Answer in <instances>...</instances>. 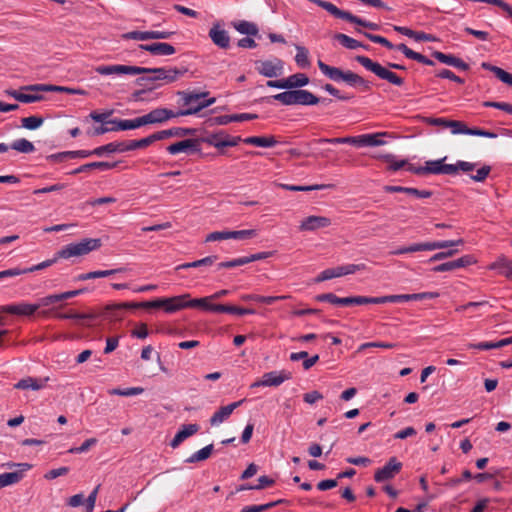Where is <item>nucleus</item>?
Segmentation results:
<instances>
[{"label":"nucleus","mask_w":512,"mask_h":512,"mask_svg":"<svg viewBox=\"0 0 512 512\" xmlns=\"http://www.w3.org/2000/svg\"><path fill=\"white\" fill-rule=\"evenodd\" d=\"M115 152H120L119 142H111L106 145L97 147L94 150H91L92 155H96L99 157L103 156L106 153L110 154Z\"/></svg>","instance_id":"nucleus-55"},{"label":"nucleus","mask_w":512,"mask_h":512,"mask_svg":"<svg viewBox=\"0 0 512 512\" xmlns=\"http://www.w3.org/2000/svg\"><path fill=\"white\" fill-rule=\"evenodd\" d=\"M109 123L113 125L112 129H114V131L131 130L145 125L143 116L135 119H113L110 120Z\"/></svg>","instance_id":"nucleus-29"},{"label":"nucleus","mask_w":512,"mask_h":512,"mask_svg":"<svg viewBox=\"0 0 512 512\" xmlns=\"http://www.w3.org/2000/svg\"><path fill=\"white\" fill-rule=\"evenodd\" d=\"M331 225V219L324 216H309L305 218L299 229L301 231H315L320 228H325Z\"/></svg>","instance_id":"nucleus-22"},{"label":"nucleus","mask_w":512,"mask_h":512,"mask_svg":"<svg viewBox=\"0 0 512 512\" xmlns=\"http://www.w3.org/2000/svg\"><path fill=\"white\" fill-rule=\"evenodd\" d=\"M386 133H373V134H363L359 136H346V137H337V138H320L315 140L317 143H329V144H350L357 147H365V146H380L385 144L383 140L380 139L381 136H384Z\"/></svg>","instance_id":"nucleus-4"},{"label":"nucleus","mask_w":512,"mask_h":512,"mask_svg":"<svg viewBox=\"0 0 512 512\" xmlns=\"http://www.w3.org/2000/svg\"><path fill=\"white\" fill-rule=\"evenodd\" d=\"M59 319H74V320H94L98 318L96 313H77V312H69V313H59L56 316Z\"/></svg>","instance_id":"nucleus-51"},{"label":"nucleus","mask_w":512,"mask_h":512,"mask_svg":"<svg viewBox=\"0 0 512 512\" xmlns=\"http://www.w3.org/2000/svg\"><path fill=\"white\" fill-rule=\"evenodd\" d=\"M144 392V388L142 387H129L125 389L121 388H113L108 391L110 395H118V396H135L140 395Z\"/></svg>","instance_id":"nucleus-54"},{"label":"nucleus","mask_w":512,"mask_h":512,"mask_svg":"<svg viewBox=\"0 0 512 512\" xmlns=\"http://www.w3.org/2000/svg\"><path fill=\"white\" fill-rule=\"evenodd\" d=\"M213 448H214L213 444H209V445L203 447L202 449L198 450L197 452H195L191 456H189L185 460V463L192 464V463H197V462L204 461V460L208 459L212 454Z\"/></svg>","instance_id":"nucleus-45"},{"label":"nucleus","mask_w":512,"mask_h":512,"mask_svg":"<svg viewBox=\"0 0 512 512\" xmlns=\"http://www.w3.org/2000/svg\"><path fill=\"white\" fill-rule=\"evenodd\" d=\"M229 236H230V239H236V240L251 239V238H254L257 236V231L254 229L229 231Z\"/></svg>","instance_id":"nucleus-59"},{"label":"nucleus","mask_w":512,"mask_h":512,"mask_svg":"<svg viewBox=\"0 0 512 512\" xmlns=\"http://www.w3.org/2000/svg\"><path fill=\"white\" fill-rule=\"evenodd\" d=\"M213 300L210 296L197 298V299H187V308H201L205 311H211L212 304L210 301Z\"/></svg>","instance_id":"nucleus-50"},{"label":"nucleus","mask_w":512,"mask_h":512,"mask_svg":"<svg viewBox=\"0 0 512 512\" xmlns=\"http://www.w3.org/2000/svg\"><path fill=\"white\" fill-rule=\"evenodd\" d=\"M415 300L414 294L386 295L380 297H370V304L399 303Z\"/></svg>","instance_id":"nucleus-33"},{"label":"nucleus","mask_w":512,"mask_h":512,"mask_svg":"<svg viewBox=\"0 0 512 512\" xmlns=\"http://www.w3.org/2000/svg\"><path fill=\"white\" fill-rule=\"evenodd\" d=\"M119 303H117L118 305ZM113 306L116 304L107 305L101 313H96L98 317H104L110 319L111 321L121 320L123 316V311L127 308H122L121 310L114 309Z\"/></svg>","instance_id":"nucleus-46"},{"label":"nucleus","mask_w":512,"mask_h":512,"mask_svg":"<svg viewBox=\"0 0 512 512\" xmlns=\"http://www.w3.org/2000/svg\"><path fill=\"white\" fill-rule=\"evenodd\" d=\"M190 298L189 294H182L170 298H164L163 309L167 313H174L181 309L187 308V299Z\"/></svg>","instance_id":"nucleus-25"},{"label":"nucleus","mask_w":512,"mask_h":512,"mask_svg":"<svg viewBox=\"0 0 512 512\" xmlns=\"http://www.w3.org/2000/svg\"><path fill=\"white\" fill-rule=\"evenodd\" d=\"M123 39H133L138 41H146L150 39V31H130L122 34Z\"/></svg>","instance_id":"nucleus-61"},{"label":"nucleus","mask_w":512,"mask_h":512,"mask_svg":"<svg viewBox=\"0 0 512 512\" xmlns=\"http://www.w3.org/2000/svg\"><path fill=\"white\" fill-rule=\"evenodd\" d=\"M48 379L49 378L39 379V378H33V377H26V378H23L20 381H18L14 385V387L17 389H22V390L31 389V390L37 391V390H40L43 387H45V384L48 381Z\"/></svg>","instance_id":"nucleus-35"},{"label":"nucleus","mask_w":512,"mask_h":512,"mask_svg":"<svg viewBox=\"0 0 512 512\" xmlns=\"http://www.w3.org/2000/svg\"><path fill=\"white\" fill-rule=\"evenodd\" d=\"M493 269H499L500 273L508 279H512V260L505 256L499 257L493 264Z\"/></svg>","instance_id":"nucleus-44"},{"label":"nucleus","mask_w":512,"mask_h":512,"mask_svg":"<svg viewBox=\"0 0 512 512\" xmlns=\"http://www.w3.org/2000/svg\"><path fill=\"white\" fill-rule=\"evenodd\" d=\"M10 148L24 154L32 153L35 150L33 143L24 138L15 140Z\"/></svg>","instance_id":"nucleus-49"},{"label":"nucleus","mask_w":512,"mask_h":512,"mask_svg":"<svg viewBox=\"0 0 512 512\" xmlns=\"http://www.w3.org/2000/svg\"><path fill=\"white\" fill-rule=\"evenodd\" d=\"M44 122L40 116H29L21 119L22 127L28 130H35L39 128Z\"/></svg>","instance_id":"nucleus-57"},{"label":"nucleus","mask_w":512,"mask_h":512,"mask_svg":"<svg viewBox=\"0 0 512 512\" xmlns=\"http://www.w3.org/2000/svg\"><path fill=\"white\" fill-rule=\"evenodd\" d=\"M215 102H216V98L215 97H211V98L206 99V100L203 99L202 102H199L195 106H191V107L186 108L184 110H180L179 114L186 115V116L187 115H194V114H197L198 112H200L202 109L211 106Z\"/></svg>","instance_id":"nucleus-48"},{"label":"nucleus","mask_w":512,"mask_h":512,"mask_svg":"<svg viewBox=\"0 0 512 512\" xmlns=\"http://www.w3.org/2000/svg\"><path fill=\"white\" fill-rule=\"evenodd\" d=\"M355 60L365 69L374 73L380 79L386 80L390 84L395 86H402L404 84V79L402 77L398 76L390 69L382 66L380 63L375 62L366 56L358 55L355 57Z\"/></svg>","instance_id":"nucleus-5"},{"label":"nucleus","mask_w":512,"mask_h":512,"mask_svg":"<svg viewBox=\"0 0 512 512\" xmlns=\"http://www.w3.org/2000/svg\"><path fill=\"white\" fill-rule=\"evenodd\" d=\"M397 50L402 52L409 59L415 60L419 63L428 65V66L434 65V62L432 60H430L429 58H427L426 56H424L418 52L413 51L412 49L407 47V45H405L404 43L398 44Z\"/></svg>","instance_id":"nucleus-37"},{"label":"nucleus","mask_w":512,"mask_h":512,"mask_svg":"<svg viewBox=\"0 0 512 512\" xmlns=\"http://www.w3.org/2000/svg\"><path fill=\"white\" fill-rule=\"evenodd\" d=\"M155 142V138H153V134L139 139V140H130L119 142L120 152L132 151L136 149H143L151 145Z\"/></svg>","instance_id":"nucleus-30"},{"label":"nucleus","mask_w":512,"mask_h":512,"mask_svg":"<svg viewBox=\"0 0 512 512\" xmlns=\"http://www.w3.org/2000/svg\"><path fill=\"white\" fill-rule=\"evenodd\" d=\"M211 41L220 49H228L230 47V36L228 32L222 28L219 22L214 23L208 33Z\"/></svg>","instance_id":"nucleus-16"},{"label":"nucleus","mask_w":512,"mask_h":512,"mask_svg":"<svg viewBox=\"0 0 512 512\" xmlns=\"http://www.w3.org/2000/svg\"><path fill=\"white\" fill-rule=\"evenodd\" d=\"M243 400L233 402L227 406H222L217 410L212 417L210 418V424L212 426H217L224 421H226L233 411L242 404Z\"/></svg>","instance_id":"nucleus-23"},{"label":"nucleus","mask_w":512,"mask_h":512,"mask_svg":"<svg viewBox=\"0 0 512 512\" xmlns=\"http://www.w3.org/2000/svg\"><path fill=\"white\" fill-rule=\"evenodd\" d=\"M24 91L26 90L21 87L20 91L6 90V93L22 103H33L43 99L40 94L25 93Z\"/></svg>","instance_id":"nucleus-38"},{"label":"nucleus","mask_w":512,"mask_h":512,"mask_svg":"<svg viewBox=\"0 0 512 512\" xmlns=\"http://www.w3.org/2000/svg\"><path fill=\"white\" fill-rule=\"evenodd\" d=\"M447 127L451 128L453 134H466L468 128L463 122L456 120H448Z\"/></svg>","instance_id":"nucleus-64"},{"label":"nucleus","mask_w":512,"mask_h":512,"mask_svg":"<svg viewBox=\"0 0 512 512\" xmlns=\"http://www.w3.org/2000/svg\"><path fill=\"white\" fill-rule=\"evenodd\" d=\"M56 262H57V258H52V259L45 260L37 265H33L28 268L21 269V268L17 267V268H13V269L2 270V278L13 277V276L26 274V273H31L34 271H39V270L45 269L47 267H50L51 265H53Z\"/></svg>","instance_id":"nucleus-19"},{"label":"nucleus","mask_w":512,"mask_h":512,"mask_svg":"<svg viewBox=\"0 0 512 512\" xmlns=\"http://www.w3.org/2000/svg\"><path fill=\"white\" fill-rule=\"evenodd\" d=\"M317 65L320 71L332 81H343L348 86L361 88L362 91H370L371 89V82L351 70L344 71L338 67L328 65L322 60H318Z\"/></svg>","instance_id":"nucleus-2"},{"label":"nucleus","mask_w":512,"mask_h":512,"mask_svg":"<svg viewBox=\"0 0 512 512\" xmlns=\"http://www.w3.org/2000/svg\"><path fill=\"white\" fill-rule=\"evenodd\" d=\"M334 38L345 48L347 49H351V50H354V49H357V48H364V49H368L369 46L368 45H365L361 42H359L358 40L346 35V34H343V33H337L335 34Z\"/></svg>","instance_id":"nucleus-41"},{"label":"nucleus","mask_w":512,"mask_h":512,"mask_svg":"<svg viewBox=\"0 0 512 512\" xmlns=\"http://www.w3.org/2000/svg\"><path fill=\"white\" fill-rule=\"evenodd\" d=\"M224 139L225 133L223 131L219 133H214L206 136L202 139L203 142L215 147V148H224Z\"/></svg>","instance_id":"nucleus-53"},{"label":"nucleus","mask_w":512,"mask_h":512,"mask_svg":"<svg viewBox=\"0 0 512 512\" xmlns=\"http://www.w3.org/2000/svg\"><path fill=\"white\" fill-rule=\"evenodd\" d=\"M316 301L328 302L333 305L350 306V305H365L370 304V297L368 296H349L338 297L333 293H323L315 297Z\"/></svg>","instance_id":"nucleus-9"},{"label":"nucleus","mask_w":512,"mask_h":512,"mask_svg":"<svg viewBox=\"0 0 512 512\" xmlns=\"http://www.w3.org/2000/svg\"><path fill=\"white\" fill-rule=\"evenodd\" d=\"M379 158H381L389 163L388 169L391 171H398L401 168L408 165L407 160H396L392 154H386V155L380 156Z\"/></svg>","instance_id":"nucleus-56"},{"label":"nucleus","mask_w":512,"mask_h":512,"mask_svg":"<svg viewBox=\"0 0 512 512\" xmlns=\"http://www.w3.org/2000/svg\"><path fill=\"white\" fill-rule=\"evenodd\" d=\"M257 72L267 78L279 77L284 71V62L279 58L255 61Z\"/></svg>","instance_id":"nucleus-10"},{"label":"nucleus","mask_w":512,"mask_h":512,"mask_svg":"<svg viewBox=\"0 0 512 512\" xmlns=\"http://www.w3.org/2000/svg\"><path fill=\"white\" fill-rule=\"evenodd\" d=\"M25 90H36V91H58L65 92L68 94H77V95H85L87 92L83 89L79 88H70L64 86H54V85H46V84H35V85H27L23 86Z\"/></svg>","instance_id":"nucleus-24"},{"label":"nucleus","mask_w":512,"mask_h":512,"mask_svg":"<svg viewBox=\"0 0 512 512\" xmlns=\"http://www.w3.org/2000/svg\"><path fill=\"white\" fill-rule=\"evenodd\" d=\"M233 26L239 33L248 36H256L259 32L258 27L254 23L245 20L236 22Z\"/></svg>","instance_id":"nucleus-47"},{"label":"nucleus","mask_w":512,"mask_h":512,"mask_svg":"<svg viewBox=\"0 0 512 512\" xmlns=\"http://www.w3.org/2000/svg\"><path fill=\"white\" fill-rule=\"evenodd\" d=\"M164 303H165L164 298H158V299H155L152 301H145V302H141V303L124 302V303L118 304L113 307H114V309H118V310H121L122 308H146V309L163 308Z\"/></svg>","instance_id":"nucleus-36"},{"label":"nucleus","mask_w":512,"mask_h":512,"mask_svg":"<svg viewBox=\"0 0 512 512\" xmlns=\"http://www.w3.org/2000/svg\"><path fill=\"white\" fill-rule=\"evenodd\" d=\"M28 470H14L2 472V487L19 483Z\"/></svg>","instance_id":"nucleus-42"},{"label":"nucleus","mask_w":512,"mask_h":512,"mask_svg":"<svg viewBox=\"0 0 512 512\" xmlns=\"http://www.w3.org/2000/svg\"><path fill=\"white\" fill-rule=\"evenodd\" d=\"M402 466L396 457H391L382 468L375 471L374 480L377 483L391 480L401 471Z\"/></svg>","instance_id":"nucleus-13"},{"label":"nucleus","mask_w":512,"mask_h":512,"mask_svg":"<svg viewBox=\"0 0 512 512\" xmlns=\"http://www.w3.org/2000/svg\"><path fill=\"white\" fill-rule=\"evenodd\" d=\"M285 502V500L280 499L274 502L262 504V505H251V506H245L240 512H264L278 504H281Z\"/></svg>","instance_id":"nucleus-58"},{"label":"nucleus","mask_w":512,"mask_h":512,"mask_svg":"<svg viewBox=\"0 0 512 512\" xmlns=\"http://www.w3.org/2000/svg\"><path fill=\"white\" fill-rule=\"evenodd\" d=\"M272 98L283 105H294V90L278 93L273 95Z\"/></svg>","instance_id":"nucleus-60"},{"label":"nucleus","mask_w":512,"mask_h":512,"mask_svg":"<svg viewBox=\"0 0 512 512\" xmlns=\"http://www.w3.org/2000/svg\"><path fill=\"white\" fill-rule=\"evenodd\" d=\"M97 441L98 440L96 438H89V439L85 440L81 446L70 448L68 450V453H71V454L84 453V452L88 451L92 446L96 445Z\"/></svg>","instance_id":"nucleus-62"},{"label":"nucleus","mask_w":512,"mask_h":512,"mask_svg":"<svg viewBox=\"0 0 512 512\" xmlns=\"http://www.w3.org/2000/svg\"><path fill=\"white\" fill-rule=\"evenodd\" d=\"M182 116L178 112H173L170 109L167 108H156L149 113L143 115V119L145 122V125L148 124H156V123H162L165 122L171 118Z\"/></svg>","instance_id":"nucleus-17"},{"label":"nucleus","mask_w":512,"mask_h":512,"mask_svg":"<svg viewBox=\"0 0 512 512\" xmlns=\"http://www.w3.org/2000/svg\"><path fill=\"white\" fill-rule=\"evenodd\" d=\"M308 83L309 78L306 74L296 73L284 79L268 80L266 85L271 88L293 89L306 86Z\"/></svg>","instance_id":"nucleus-11"},{"label":"nucleus","mask_w":512,"mask_h":512,"mask_svg":"<svg viewBox=\"0 0 512 512\" xmlns=\"http://www.w3.org/2000/svg\"><path fill=\"white\" fill-rule=\"evenodd\" d=\"M210 93L208 91L203 92H186L179 91L178 95L181 97L182 105L187 108L197 105L202 102Z\"/></svg>","instance_id":"nucleus-32"},{"label":"nucleus","mask_w":512,"mask_h":512,"mask_svg":"<svg viewBox=\"0 0 512 512\" xmlns=\"http://www.w3.org/2000/svg\"><path fill=\"white\" fill-rule=\"evenodd\" d=\"M139 48L148 51L155 56H168L173 55L176 49L173 45L165 42H155L151 44H140Z\"/></svg>","instance_id":"nucleus-21"},{"label":"nucleus","mask_w":512,"mask_h":512,"mask_svg":"<svg viewBox=\"0 0 512 512\" xmlns=\"http://www.w3.org/2000/svg\"><path fill=\"white\" fill-rule=\"evenodd\" d=\"M297 54L295 56V62L300 68H307L310 66L309 52L303 46H296Z\"/></svg>","instance_id":"nucleus-52"},{"label":"nucleus","mask_w":512,"mask_h":512,"mask_svg":"<svg viewBox=\"0 0 512 512\" xmlns=\"http://www.w3.org/2000/svg\"><path fill=\"white\" fill-rule=\"evenodd\" d=\"M95 71L100 75H139V74H152V80H162L165 83H173L178 78L183 76L188 69L185 67H159V68H145L130 65H100L95 68Z\"/></svg>","instance_id":"nucleus-1"},{"label":"nucleus","mask_w":512,"mask_h":512,"mask_svg":"<svg viewBox=\"0 0 512 512\" xmlns=\"http://www.w3.org/2000/svg\"><path fill=\"white\" fill-rule=\"evenodd\" d=\"M101 246L100 239L86 238L77 243H70L57 252L54 258L68 259L88 254Z\"/></svg>","instance_id":"nucleus-6"},{"label":"nucleus","mask_w":512,"mask_h":512,"mask_svg":"<svg viewBox=\"0 0 512 512\" xmlns=\"http://www.w3.org/2000/svg\"><path fill=\"white\" fill-rule=\"evenodd\" d=\"M292 378V373L289 371L282 370L280 372L271 371L267 372L262 376V379L251 384V388L259 386H273L277 387L284 381Z\"/></svg>","instance_id":"nucleus-14"},{"label":"nucleus","mask_w":512,"mask_h":512,"mask_svg":"<svg viewBox=\"0 0 512 512\" xmlns=\"http://www.w3.org/2000/svg\"><path fill=\"white\" fill-rule=\"evenodd\" d=\"M199 430V425L197 424H185L182 425L179 431L176 433L172 441L170 442V446L172 448H177L185 439L196 434Z\"/></svg>","instance_id":"nucleus-28"},{"label":"nucleus","mask_w":512,"mask_h":512,"mask_svg":"<svg viewBox=\"0 0 512 512\" xmlns=\"http://www.w3.org/2000/svg\"><path fill=\"white\" fill-rule=\"evenodd\" d=\"M365 268L364 264H347L343 266H338L335 268H328L323 270L317 277V282H322L326 280H330L336 277H341L349 274H353L356 271L362 270Z\"/></svg>","instance_id":"nucleus-12"},{"label":"nucleus","mask_w":512,"mask_h":512,"mask_svg":"<svg viewBox=\"0 0 512 512\" xmlns=\"http://www.w3.org/2000/svg\"><path fill=\"white\" fill-rule=\"evenodd\" d=\"M432 56L435 59H437L439 62L444 63L446 65L453 66V67L459 68L464 71L469 69V65L466 62H464L462 59H460L454 55L445 54L440 51H434L432 53Z\"/></svg>","instance_id":"nucleus-27"},{"label":"nucleus","mask_w":512,"mask_h":512,"mask_svg":"<svg viewBox=\"0 0 512 512\" xmlns=\"http://www.w3.org/2000/svg\"><path fill=\"white\" fill-rule=\"evenodd\" d=\"M316 3L336 18L345 19L351 23L358 24L360 26L369 28L371 30H377L379 28L378 24L365 21L359 17L352 15L351 13H349L347 11H343V10L339 9L338 7H336L332 2H316Z\"/></svg>","instance_id":"nucleus-8"},{"label":"nucleus","mask_w":512,"mask_h":512,"mask_svg":"<svg viewBox=\"0 0 512 512\" xmlns=\"http://www.w3.org/2000/svg\"><path fill=\"white\" fill-rule=\"evenodd\" d=\"M446 157L438 160H429L425 162V166L420 172H425V175H455L459 171L471 172L475 169L476 164L472 162L459 160L455 164H443Z\"/></svg>","instance_id":"nucleus-3"},{"label":"nucleus","mask_w":512,"mask_h":512,"mask_svg":"<svg viewBox=\"0 0 512 512\" xmlns=\"http://www.w3.org/2000/svg\"><path fill=\"white\" fill-rule=\"evenodd\" d=\"M490 172L491 167L489 165H484L477 170L476 174L470 175V178L475 182H483L488 177Z\"/></svg>","instance_id":"nucleus-63"},{"label":"nucleus","mask_w":512,"mask_h":512,"mask_svg":"<svg viewBox=\"0 0 512 512\" xmlns=\"http://www.w3.org/2000/svg\"><path fill=\"white\" fill-rule=\"evenodd\" d=\"M245 144L254 145L257 147H274L277 144V140L273 137H263V136H250L243 139Z\"/></svg>","instance_id":"nucleus-39"},{"label":"nucleus","mask_w":512,"mask_h":512,"mask_svg":"<svg viewBox=\"0 0 512 512\" xmlns=\"http://www.w3.org/2000/svg\"><path fill=\"white\" fill-rule=\"evenodd\" d=\"M196 132L193 128H181V127H174L167 130L158 131L156 133H153V138H155V141L164 140L169 137H184L187 135H194Z\"/></svg>","instance_id":"nucleus-26"},{"label":"nucleus","mask_w":512,"mask_h":512,"mask_svg":"<svg viewBox=\"0 0 512 512\" xmlns=\"http://www.w3.org/2000/svg\"><path fill=\"white\" fill-rule=\"evenodd\" d=\"M217 259H218V256H216V255L207 256L205 258L195 260L193 262H187V263L180 264L176 267V270L211 266L215 263V261Z\"/></svg>","instance_id":"nucleus-43"},{"label":"nucleus","mask_w":512,"mask_h":512,"mask_svg":"<svg viewBox=\"0 0 512 512\" xmlns=\"http://www.w3.org/2000/svg\"><path fill=\"white\" fill-rule=\"evenodd\" d=\"M167 151L172 155H176L179 153H197L200 151V140L193 138L185 139L183 141H179L169 145L167 147Z\"/></svg>","instance_id":"nucleus-15"},{"label":"nucleus","mask_w":512,"mask_h":512,"mask_svg":"<svg viewBox=\"0 0 512 512\" xmlns=\"http://www.w3.org/2000/svg\"><path fill=\"white\" fill-rule=\"evenodd\" d=\"M474 262L473 257L470 255L462 256L458 259L448 261L442 264H439L432 268L434 272H448L454 271L463 267H467Z\"/></svg>","instance_id":"nucleus-18"},{"label":"nucleus","mask_w":512,"mask_h":512,"mask_svg":"<svg viewBox=\"0 0 512 512\" xmlns=\"http://www.w3.org/2000/svg\"><path fill=\"white\" fill-rule=\"evenodd\" d=\"M320 98L308 90L294 89V105H316Z\"/></svg>","instance_id":"nucleus-34"},{"label":"nucleus","mask_w":512,"mask_h":512,"mask_svg":"<svg viewBox=\"0 0 512 512\" xmlns=\"http://www.w3.org/2000/svg\"><path fill=\"white\" fill-rule=\"evenodd\" d=\"M40 307V304L18 303L2 306V313H9L19 316H30L34 314Z\"/></svg>","instance_id":"nucleus-20"},{"label":"nucleus","mask_w":512,"mask_h":512,"mask_svg":"<svg viewBox=\"0 0 512 512\" xmlns=\"http://www.w3.org/2000/svg\"><path fill=\"white\" fill-rule=\"evenodd\" d=\"M117 165H118V162H112V163L105 162V161L91 162V163H86V164L79 166L78 168L71 171L70 174L76 175L79 173L88 172L93 169H99L101 171H106V170L115 168Z\"/></svg>","instance_id":"nucleus-31"},{"label":"nucleus","mask_w":512,"mask_h":512,"mask_svg":"<svg viewBox=\"0 0 512 512\" xmlns=\"http://www.w3.org/2000/svg\"><path fill=\"white\" fill-rule=\"evenodd\" d=\"M463 240H446V241H434L426 243H414L409 246H404L396 250L391 251L390 255H402L406 253H414L419 251H433L436 249H444L452 246L462 245Z\"/></svg>","instance_id":"nucleus-7"},{"label":"nucleus","mask_w":512,"mask_h":512,"mask_svg":"<svg viewBox=\"0 0 512 512\" xmlns=\"http://www.w3.org/2000/svg\"><path fill=\"white\" fill-rule=\"evenodd\" d=\"M481 66L483 69L493 72L500 81L512 87V74L487 62H483Z\"/></svg>","instance_id":"nucleus-40"}]
</instances>
